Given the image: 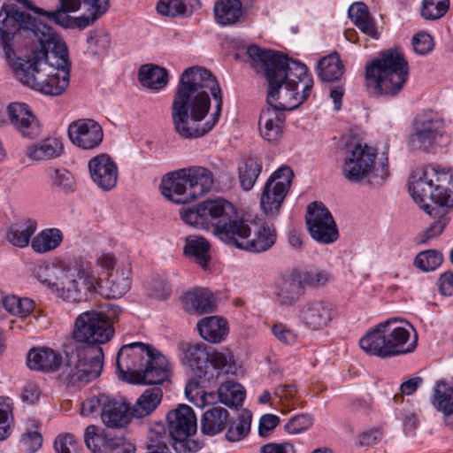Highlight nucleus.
Here are the masks:
<instances>
[{
    "instance_id": "obj_16",
    "label": "nucleus",
    "mask_w": 453,
    "mask_h": 453,
    "mask_svg": "<svg viewBox=\"0 0 453 453\" xmlns=\"http://www.w3.org/2000/svg\"><path fill=\"white\" fill-rule=\"evenodd\" d=\"M306 225L311 236L318 242L330 244L337 241L339 232L329 210L320 202L308 205Z\"/></svg>"
},
{
    "instance_id": "obj_41",
    "label": "nucleus",
    "mask_w": 453,
    "mask_h": 453,
    "mask_svg": "<svg viewBox=\"0 0 453 453\" xmlns=\"http://www.w3.org/2000/svg\"><path fill=\"white\" fill-rule=\"evenodd\" d=\"M243 8L237 0H217L213 12L215 20L221 26H230L240 21Z\"/></svg>"
},
{
    "instance_id": "obj_8",
    "label": "nucleus",
    "mask_w": 453,
    "mask_h": 453,
    "mask_svg": "<svg viewBox=\"0 0 453 453\" xmlns=\"http://www.w3.org/2000/svg\"><path fill=\"white\" fill-rule=\"evenodd\" d=\"M64 346L65 363L58 376L63 383L80 387L100 376L104 365L101 346L75 341H66Z\"/></svg>"
},
{
    "instance_id": "obj_49",
    "label": "nucleus",
    "mask_w": 453,
    "mask_h": 453,
    "mask_svg": "<svg viewBox=\"0 0 453 453\" xmlns=\"http://www.w3.org/2000/svg\"><path fill=\"white\" fill-rule=\"evenodd\" d=\"M209 243L203 237L188 239L184 247V253L194 258L202 268L206 269L210 261Z\"/></svg>"
},
{
    "instance_id": "obj_7",
    "label": "nucleus",
    "mask_w": 453,
    "mask_h": 453,
    "mask_svg": "<svg viewBox=\"0 0 453 453\" xmlns=\"http://www.w3.org/2000/svg\"><path fill=\"white\" fill-rule=\"evenodd\" d=\"M413 329L409 323H398L395 319L380 323L359 341L360 348L369 355L382 358L407 354L417 347V337L410 341Z\"/></svg>"
},
{
    "instance_id": "obj_27",
    "label": "nucleus",
    "mask_w": 453,
    "mask_h": 453,
    "mask_svg": "<svg viewBox=\"0 0 453 453\" xmlns=\"http://www.w3.org/2000/svg\"><path fill=\"white\" fill-rule=\"evenodd\" d=\"M304 295V285L299 273H293L283 278L276 291L280 306H294Z\"/></svg>"
},
{
    "instance_id": "obj_29",
    "label": "nucleus",
    "mask_w": 453,
    "mask_h": 453,
    "mask_svg": "<svg viewBox=\"0 0 453 453\" xmlns=\"http://www.w3.org/2000/svg\"><path fill=\"white\" fill-rule=\"evenodd\" d=\"M61 363V355L46 347L34 348L29 350L27 357V366L35 371L55 372Z\"/></svg>"
},
{
    "instance_id": "obj_18",
    "label": "nucleus",
    "mask_w": 453,
    "mask_h": 453,
    "mask_svg": "<svg viewBox=\"0 0 453 453\" xmlns=\"http://www.w3.org/2000/svg\"><path fill=\"white\" fill-rule=\"evenodd\" d=\"M165 418L167 441L170 439H187L196 432V417L193 409L187 404H179L167 412Z\"/></svg>"
},
{
    "instance_id": "obj_24",
    "label": "nucleus",
    "mask_w": 453,
    "mask_h": 453,
    "mask_svg": "<svg viewBox=\"0 0 453 453\" xmlns=\"http://www.w3.org/2000/svg\"><path fill=\"white\" fill-rule=\"evenodd\" d=\"M285 112L267 105L262 109L258 119V130L261 137L270 143L278 142L284 131Z\"/></svg>"
},
{
    "instance_id": "obj_56",
    "label": "nucleus",
    "mask_w": 453,
    "mask_h": 453,
    "mask_svg": "<svg viewBox=\"0 0 453 453\" xmlns=\"http://www.w3.org/2000/svg\"><path fill=\"white\" fill-rule=\"evenodd\" d=\"M313 424V418L309 414H300L290 418L285 425L288 434H296L309 429Z\"/></svg>"
},
{
    "instance_id": "obj_34",
    "label": "nucleus",
    "mask_w": 453,
    "mask_h": 453,
    "mask_svg": "<svg viewBox=\"0 0 453 453\" xmlns=\"http://www.w3.org/2000/svg\"><path fill=\"white\" fill-rule=\"evenodd\" d=\"M432 403L438 411L442 413L447 426L453 429V424L450 421L453 416V387L449 386L444 380L436 381Z\"/></svg>"
},
{
    "instance_id": "obj_47",
    "label": "nucleus",
    "mask_w": 453,
    "mask_h": 453,
    "mask_svg": "<svg viewBox=\"0 0 453 453\" xmlns=\"http://www.w3.org/2000/svg\"><path fill=\"white\" fill-rule=\"evenodd\" d=\"M218 398L226 406L237 408L244 401L245 389L241 384L227 380L218 388Z\"/></svg>"
},
{
    "instance_id": "obj_12",
    "label": "nucleus",
    "mask_w": 453,
    "mask_h": 453,
    "mask_svg": "<svg viewBox=\"0 0 453 453\" xmlns=\"http://www.w3.org/2000/svg\"><path fill=\"white\" fill-rule=\"evenodd\" d=\"M443 133V120L438 113L424 111L414 119L408 145L412 150L429 152L438 145Z\"/></svg>"
},
{
    "instance_id": "obj_37",
    "label": "nucleus",
    "mask_w": 453,
    "mask_h": 453,
    "mask_svg": "<svg viewBox=\"0 0 453 453\" xmlns=\"http://www.w3.org/2000/svg\"><path fill=\"white\" fill-rule=\"evenodd\" d=\"M130 272L128 270H117L109 274L104 286H101L99 283L98 288L101 289V295L111 299L123 296L130 289Z\"/></svg>"
},
{
    "instance_id": "obj_48",
    "label": "nucleus",
    "mask_w": 453,
    "mask_h": 453,
    "mask_svg": "<svg viewBox=\"0 0 453 453\" xmlns=\"http://www.w3.org/2000/svg\"><path fill=\"white\" fill-rule=\"evenodd\" d=\"M111 432L103 430L98 433V427L94 425L87 426L84 432V442L87 448L94 453H100L106 450L113 438Z\"/></svg>"
},
{
    "instance_id": "obj_40",
    "label": "nucleus",
    "mask_w": 453,
    "mask_h": 453,
    "mask_svg": "<svg viewBox=\"0 0 453 453\" xmlns=\"http://www.w3.org/2000/svg\"><path fill=\"white\" fill-rule=\"evenodd\" d=\"M200 8L199 0H159L157 4V12L167 17H188Z\"/></svg>"
},
{
    "instance_id": "obj_64",
    "label": "nucleus",
    "mask_w": 453,
    "mask_h": 453,
    "mask_svg": "<svg viewBox=\"0 0 453 453\" xmlns=\"http://www.w3.org/2000/svg\"><path fill=\"white\" fill-rule=\"evenodd\" d=\"M437 286L442 296H453V272L448 270L441 273L437 280Z\"/></svg>"
},
{
    "instance_id": "obj_23",
    "label": "nucleus",
    "mask_w": 453,
    "mask_h": 453,
    "mask_svg": "<svg viewBox=\"0 0 453 453\" xmlns=\"http://www.w3.org/2000/svg\"><path fill=\"white\" fill-rule=\"evenodd\" d=\"M221 199L205 201L196 206L180 212L182 220L197 228H204L213 232V226L219 210Z\"/></svg>"
},
{
    "instance_id": "obj_33",
    "label": "nucleus",
    "mask_w": 453,
    "mask_h": 453,
    "mask_svg": "<svg viewBox=\"0 0 453 453\" xmlns=\"http://www.w3.org/2000/svg\"><path fill=\"white\" fill-rule=\"evenodd\" d=\"M67 268L55 264L41 263L34 269L35 277L59 296Z\"/></svg>"
},
{
    "instance_id": "obj_31",
    "label": "nucleus",
    "mask_w": 453,
    "mask_h": 453,
    "mask_svg": "<svg viewBox=\"0 0 453 453\" xmlns=\"http://www.w3.org/2000/svg\"><path fill=\"white\" fill-rule=\"evenodd\" d=\"M58 2L59 7L55 11L47 12L37 7L34 9V12L47 17L49 20L65 29H85L86 26L81 17H71L68 15L69 12H75L78 10L69 9L68 2L64 0H58Z\"/></svg>"
},
{
    "instance_id": "obj_39",
    "label": "nucleus",
    "mask_w": 453,
    "mask_h": 453,
    "mask_svg": "<svg viewBox=\"0 0 453 453\" xmlns=\"http://www.w3.org/2000/svg\"><path fill=\"white\" fill-rule=\"evenodd\" d=\"M140 83L150 89L160 90L168 84V72L154 64L142 65L138 73Z\"/></svg>"
},
{
    "instance_id": "obj_53",
    "label": "nucleus",
    "mask_w": 453,
    "mask_h": 453,
    "mask_svg": "<svg viewBox=\"0 0 453 453\" xmlns=\"http://www.w3.org/2000/svg\"><path fill=\"white\" fill-rule=\"evenodd\" d=\"M442 260L443 258L441 252L429 250L419 252L414 259V265L424 272H429L440 266Z\"/></svg>"
},
{
    "instance_id": "obj_58",
    "label": "nucleus",
    "mask_w": 453,
    "mask_h": 453,
    "mask_svg": "<svg viewBox=\"0 0 453 453\" xmlns=\"http://www.w3.org/2000/svg\"><path fill=\"white\" fill-rule=\"evenodd\" d=\"M54 446L56 453H81L77 441L70 434L58 436Z\"/></svg>"
},
{
    "instance_id": "obj_30",
    "label": "nucleus",
    "mask_w": 453,
    "mask_h": 453,
    "mask_svg": "<svg viewBox=\"0 0 453 453\" xmlns=\"http://www.w3.org/2000/svg\"><path fill=\"white\" fill-rule=\"evenodd\" d=\"M188 180V194L191 201L207 194L214 183L212 173L203 166H190L187 168Z\"/></svg>"
},
{
    "instance_id": "obj_25",
    "label": "nucleus",
    "mask_w": 453,
    "mask_h": 453,
    "mask_svg": "<svg viewBox=\"0 0 453 453\" xmlns=\"http://www.w3.org/2000/svg\"><path fill=\"white\" fill-rule=\"evenodd\" d=\"M130 407L123 402L107 395L101 419L108 428L126 427L131 420Z\"/></svg>"
},
{
    "instance_id": "obj_35",
    "label": "nucleus",
    "mask_w": 453,
    "mask_h": 453,
    "mask_svg": "<svg viewBox=\"0 0 453 453\" xmlns=\"http://www.w3.org/2000/svg\"><path fill=\"white\" fill-rule=\"evenodd\" d=\"M36 229L37 222L35 219H19L10 226L5 234V238L13 246L25 248L29 244L31 236Z\"/></svg>"
},
{
    "instance_id": "obj_63",
    "label": "nucleus",
    "mask_w": 453,
    "mask_h": 453,
    "mask_svg": "<svg viewBox=\"0 0 453 453\" xmlns=\"http://www.w3.org/2000/svg\"><path fill=\"white\" fill-rule=\"evenodd\" d=\"M329 279L330 275L326 271H311L305 273L303 282L318 288L326 285Z\"/></svg>"
},
{
    "instance_id": "obj_22",
    "label": "nucleus",
    "mask_w": 453,
    "mask_h": 453,
    "mask_svg": "<svg viewBox=\"0 0 453 453\" xmlns=\"http://www.w3.org/2000/svg\"><path fill=\"white\" fill-rule=\"evenodd\" d=\"M161 194L175 203H191L187 168L168 173L160 184Z\"/></svg>"
},
{
    "instance_id": "obj_46",
    "label": "nucleus",
    "mask_w": 453,
    "mask_h": 453,
    "mask_svg": "<svg viewBox=\"0 0 453 453\" xmlns=\"http://www.w3.org/2000/svg\"><path fill=\"white\" fill-rule=\"evenodd\" d=\"M318 69L319 77L326 82L337 81L344 73V65L335 52L321 58Z\"/></svg>"
},
{
    "instance_id": "obj_54",
    "label": "nucleus",
    "mask_w": 453,
    "mask_h": 453,
    "mask_svg": "<svg viewBox=\"0 0 453 453\" xmlns=\"http://www.w3.org/2000/svg\"><path fill=\"white\" fill-rule=\"evenodd\" d=\"M87 43V53L92 57L98 58L108 50L111 45V39L106 34H98L94 31L88 36Z\"/></svg>"
},
{
    "instance_id": "obj_57",
    "label": "nucleus",
    "mask_w": 453,
    "mask_h": 453,
    "mask_svg": "<svg viewBox=\"0 0 453 453\" xmlns=\"http://www.w3.org/2000/svg\"><path fill=\"white\" fill-rule=\"evenodd\" d=\"M12 411L10 400L0 398V440H4L9 435Z\"/></svg>"
},
{
    "instance_id": "obj_3",
    "label": "nucleus",
    "mask_w": 453,
    "mask_h": 453,
    "mask_svg": "<svg viewBox=\"0 0 453 453\" xmlns=\"http://www.w3.org/2000/svg\"><path fill=\"white\" fill-rule=\"evenodd\" d=\"M247 55L253 67L263 73L267 81V105L285 112L297 108L309 97L313 80L307 74L304 64L257 45L249 46Z\"/></svg>"
},
{
    "instance_id": "obj_6",
    "label": "nucleus",
    "mask_w": 453,
    "mask_h": 453,
    "mask_svg": "<svg viewBox=\"0 0 453 453\" xmlns=\"http://www.w3.org/2000/svg\"><path fill=\"white\" fill-rule=\"evenodd\" d=\"M408 78L409 64L400 48L381 51L365 66L366 85L379 96H395Z\"/></svg>"
},
{
    "instance_id": "obj_60",
    "label": "nucleus",
    "mask_w": 453,
    "mask_h": 453,
    "mask_svg": "<svg viewBox=\"0 0 453 453\" xmlns=\"http://www.w3.org/2000/svg\"><path fill=\"white\" fill-rule=\"evenodd\" d=\"M106 394H99L98 395L90 397L82 403L81 414L83 416H88L98 410L100 412L104 409V403L106 401Z\"/></svg>"
},
{
    "instance_id": "obj_28",
    "label": "nucleus",
    "mask_w": 453,
    "mask_h": 453,
    "mask_svg": "<svg viewBox=\"0 0 453 453\" xmlns=\"http://www.w3.org/2000/svg\"><path fill=\"white\" fill-rule=\"evenodd\" d=\"M163 395L161 387L153 386L146 388L130 407L132 418H143L150 416L160 405Z\"/></svg>"
},
{
    "instance_id": "obj_5",
    "label": "nucleus",
    "mask_w": 453,
    "mask_h": 453,
    "mask_svg": "<svg viewBox=\"0 0 453 453\" xmlns=\"http://www.w3.org/2000/svg\"><path fill=\"white\" fill-rule=\"evenodd\" d=\"M117 370L133 384L164 386L169 382L172 370L168 359L155 348L142 342H132L120 348L116 358Z\"/></svg>"
},
{
    "instance_id": "obj_4",
    "label": "nucleus",
    "mask_w": 453,
    "mask_h": 453,
    "mask_svg": "<svg viewBox=\"0 0 453 453\" xmlns=\"http://www.w3.org/2000/svg\"><path fill=\"white\" fill-rule=\"evenodd\" d=\"M410 188L413 199L435 220L421 235V242L440 235L449 222L448 209L453 208V173L432 165L418 171Z\"/></svg>"
},
{
    "instance_id": "obj_32",
    "label": "nucleus",
    "mask_w": 453,
    "mask_h": 453,
    "mask_svg": "<svg viewBox=\"0 0 453 453\" xmlns=\"http://www.w3.org/2000/svg\"><path fill=\"white\" fill-rule=\"evenodd\" d=\"M184 309L195 314L212 312L215 308L212 293L206 288H196L182 296Z\"/></svg>"
},
{
    "instance_id": "obj_43",
    "label": "nucleus",
    "mask_w": 453,
    "mask_h": 453,
    "mask_svg": "<svg viewBox=\"0 0 453 453\" xmlns=\"http://www.w3.org/2000/svg\"><path fill=\"white\" fill-rule=\"evenodd\" d=\"M196 326L201 337L210 342H219L227 334L226 322L219 317H206L199 320Z\"/></svg>"
},
{
    "instance_id": "obj_51",
    "label": "nucleus",
    "mask_w": 453,
    "mask_h": 453,
    "mask_svg": "<svg viewBox=\"0 0 453 453\" xmlns=\"http://www.w3.org/2000/svg\"><path fill=\"white\" fill-rule=\"evenodd\" d=\"M50 179L51 185L65 192H73L75 188V180L73 174L65 168L50 167L46 171Z\"/></svg>"
},
{
    "instance_id": "obj_1",
    "label": "nucleus",
    "mask_w": 453,
    "mask_h": 453,
    "mask_svg": "<svg viewBox=\"0 0 453 453\" xmlns=\"http://www.w3.org/2000/svg\"><path fill=\"white\" fill-rule=\"evenodd\" d=\"M0 47L15 77L45 95L59 96L68 87L71 63L65 42L30 14L0 11Z\"/></svg>"
},
{
    "instance_id": "obj_9",
    "label": "nucleus",
    "mask_w": 453,
    "mask_h": 453,
    "mask_svg": "<svg viewBox=\"0 0 453 453\" xmlns=\"http://www.w3.org/2000/svg\"><path fill=\"white\" fill-rule=\"evenodd\" d=\"M376 150L367 144L351 142L345 146L343 176L350 182L363 180L372 186H380L389 175L388 158L376 162Z\"/></svg>"
},
{
    "instance_id": "obj_20",
    "label": "nucleus",
    "mask_w": 453,
    "mask_h": 453,
    "mask_svg": "<svg viewBox=\"0 0 453 453\" xmlns=\"http://www.w3.org/2000/svg\"><path fill=\"white\" fill-rule=\"evenodd\" d=\"M7 112L11 124L24 138L34 139L40 135V121L27 104L12 103Z\"/></svg>"
},
{
    "instance_id": "obj_59",
    "label": "nucleus",
    "mask_w": 453,
    "mask_h": 453,
    "mask_svg": "<svg viewBox=\"0 0 453 453\" xmlns=\"http://www.w3.org/2000/svg\"><path fill=\"white\" fill-rule=\"evenodd\" d=\"M412 46L416 53L426 55L433 50L434 41L429 34L419 32L413 36Z\"/></svg>"
},
{
    "instance_id": "obj_14",
    "label": "nucleus",
    "mask_w": 453,
    "mask_h": 453,
    "mask_svg": "<svg viewBox=\"0 0 453 453\" xmlns=\"http://www.w3.org/2000/svg\"><path fill=\"white\" fill-rule=\"evenodd\" d=\"M113 334L114 329L102 311H88L77 317L73 337L67 341L100 346L109 342Z\"/></svg>"
},
{
    "instance_id": "obj_2",
    "label": "nucleus",
    "mask_w": 453,
    "mask_h": 453,
    "mask_svg": "<svg viewBox=\"0 0 453 453\" xmlns=\"http://www.w3.org/2000/svg\"><path fill=\"white\" fill-rule=\"evenodd\" d=\"M222 94L213 74L191 66L180 76L171 107L175 132L184 139L203 136L219 119Z\"/></svg>"
},
{
    "instance_id": "obj_15",
    "label": "nucleus",
    "mask_w": 453,
    "mask_h": 453,
    "mask_svg": "<svg viewBox=\"0 0 453 453\" xmlns=\"http://www.w3.org/2000/svg\"><path fill=\"white\" fill-rule=\"evenodd\" d=\"M293 176L294 173L290 167L281 166L273 172L266 180L262 191L260 205L268 217L274 218L280 213Z\"/></svg>"
},
{
    "instance_id": "obj_10",
    "label": "nucleus",
    "mask_w": 453,
    "mask_h": 453,
    "mask_svg": "<svg viewBox=\"0 0 453 453\" xmlns=\"http://www.w3.org/2000/svg\"><path fill=\"white\" fill-rule=\"evenodd\" d=\"M180 349L183 353L184 364L192 371L193 376L185 387V394L188 398L200 395L204 403H211L214 398L213 393H205L201 382L207 375L209 370L210 349L203 342H183L180 344Z\"/></svg>"
},
{
    "instance_id": "obj_13",
    "label": "nucleus",
    "mask_w": 453,
    "mask_h": 453,
    "mask_svg": "<svg viewBox=\"0 0 453 453\" xmlns=\"http://www.w3.org/2000/svg\"><path fill=\"white\" fill-rule=\"evenodd\" d=\"M99 279L94 275L91 266L82 261L73 268H67L59 297L71 303L87 300L88 295L97 292Z\"/></svg>"
},
{
    "instance_id": "obj_21",
    "label": "nucleus",
    "mask_w": 453,
    "mask_h": 453,
    "mask_svg": "<svg viewBox=\"0 0 453 453\" xmlns=\"http://www.w3.org/2000/svg\"><path fill=\"white\" fill-rule=\"evenodd\" d=\"M88 170L93 182L101 189H112L118 180V167L107 154H100L88 162Z\"/></svg>"
},
{
    "instance_id": "obj_45",
    "label": "nucleus",
    "mask_w": 453,
    "mask_h": 453,
    "mask_svg": "<svg viewBox=\"0 0 453 453\" xmlns=\"http://www.w3.org/2000/svg\"><path fill=\"white\" fill-rule=\"evenodd\" d=\"M63 241V234L58 228H47L38 233L31 241L36 253L43 254L56 250Z\"/></svg>"
},
{
    "instance_id": "obj_52",
    "label": "nucleus",
    "mask_w": 453,
    "mask_h": 453,
    "mask_svg": "<svg viewBox=\"0 0 453 453\" xmlns=\"http://www.w3.org/2000/svg\"><path fill=\"white\" fill-rule=\"evenodd\" d=\"M449 8V0H423L421 15L425 19L435 20L443 17Z\"/></svg>"
},
{
    "instance_id": "obj_42",
    "label": "nucleus",
    "mask_w": 453,
    "mask_h": 453,
    "mask_svg": "<svg viewBox=\"0 0 453 453\" xmlns=\"http://www.w3.org/2000/svg\"><path fill=\"white\" fill-rule=\"evenodd\" d=\"M262 162L256 157H247L238 165V179L240 186L244 191L253 188L258 176L262 172Z\"/></svg>"
},
{
    "instance_id": "obj_61",
    "label": "nucleus",
    "mask_w": 453,
    "mask_h": 453,
    "mask_svg": "<svg viewBox=\"0 0 453 453\" xmlns=\"http://www.w3.org/2000/svg\"><path fill=\"white\" fill-rule=\"evenodd\" d=\"M105 451L106 453H134L135 447L122 436H113Z\"/></svg>"
},
{
    "instance_id": "obj_19",
    "label": "nucleus",
    "mask_w": 453,
    "mask_h": 453,
    "mask_svg": "<svg viewBox=\"0 0 453 453\" xmlns=\"http://www.w3.org/2000/svg\"><path fill=\"white\" fill-rule=\"evenodd\" d=\"M71 142L83 150L96 148L104 139L102 127L91 119H81L73 121L68 127Z\"/></svg>"
},
{
    "instance_id": "obj_26",
    "label": "nucleus",
    "mask_w": 453,
    "mask_h": 453,
    "mask_svg": "<svg viewBox=\"0 0 453 453\" xmlns=\"http://www.w3.org/2000/svg\"><path fill=\"white\" fill-rule=\"evenodd\" d=\"M277 239V233L273 226L267 223L261 225L252 221L251 234L243 241L242 250L251 252H264L273 246Z\"/></svg>"
},
{
    "instance_id": "obj_17",
    "label": "nucleus",
    "mask_w": 453,
    "mask_h": 453,
    "mask_svg": "<svg viewBox=\"0 0 453 453\" xmlns=\"http://www.w3.org/2000/svg\"><path fill=\"white\" fill-rule=\"evenodd\" d=\"M297 316L307 328L320 330L330 325L336 316V311L327 301L310 300L299 306Z\"/></svg>"
},
{
    "instance_id": "obj_44",
    "label": "nucleus",
    "mask_w": 453,
    "mask_h": 453,
    "mask_svg": "<svg viewBox=\"0 0 453 453\" xmlns=\"http://www.w3.org/2000/svg\"><path fill=\"white\" fill-rule=\"evenodd\" d=\"M349 17L352 22L365 35L377 38V31L368 7L362 2H357L349 8Z\"/></svg>"
},
{
    "instance_id": "obj_50",
    "label": "nucleus",
    "mask_w": 453,
    "mask_h": 453,
    "mask_svg": "<svg viewBox=\"0 0 453 453\" xmlns=\"http://www.w3.org/2000/svg\"><path fill=\"white\" fill-rule=\"evenodd\" d=\"M3 306L10 314L25 318L33 311L34 302L29 298L11 296L3 300Z\"/></svg>"
},
{
    "instance_id": "obj_38",
    "label": "nucleus",
    "mask_w": 453,
    "mask_h": 453,
    "mask_svg": "<svg viewBox=\"0 0 453 453\" xmlns=\"http://www.w3.org/2000/svg\"><path fill=\"white\" fill-rule=\"evenodd\" d=\"M63 153L62 142L54 137L46 138L27 147V156L35 161H48Z\"/></svg>"
},
{
    "instance_id": "obj_11",
    "label": "nucleus",
    "mask_w": 453,
    "mask_h": 453,
    "mask_svg": "<svg viewBox=\"0 0 453 453\" xmlns=\"http://www.w3.org/2000/svg\"><path fill=\"white\" fill-rule=\"evenodd\" d=\"M212 234L220 241L242 250L243 241L251 234L252 221L237 215L234 205L225 199L220 200Z\"/></svg>"
},
{
    "instance_id": "obj_36",
    "label": "nucleus",
    "mask_w": 453,
    "mask_h": 453,
    "mask_svg": "<svg viewBox=\"0 0 453 453\" xmlns=\"http://www.w3.org/2000/svg\"><path fill=\"white\" fill-rule=\"evenodd\" d=\"M228 411L219 405H213L205 411L201 418V432L209 436L221 433L228 422Z\"/></svg>"
},
{
    "instance_id": "obj_62",
    "label": "nucleus",
    "mask_w": 453,
    "mask_h": 453,
    "mask_svg": "<svg viewBox=\"0 0 453 453\" xmlns=\"http://www.w3.org/2000/svg\"><path fill=\"white\" fill-rule=\"evenodd\" d=\"M382 429L374 427L362 432L358 437V445L361 447H371L380 441L382 437Z\"/></svg>"
},
{
    "instance_id": "obj_55",
    "label": "nucleus",
    "mask_w": 453,
    "mask_h": 453,
    "mask_svg": "<svg viewBox=\"0 0 453 453\" xmlns=\"http://www.w3.org/2000/svg\"><path fill=\"white\" fill-rule=\"evenodd\" d=\"M250 427V416L242 414L237 419L230 423L226 437L229 441H238L247 435Z\"/></svg>"
}]
</instances>
